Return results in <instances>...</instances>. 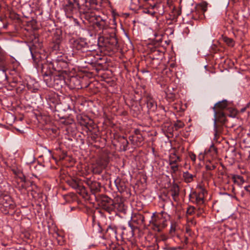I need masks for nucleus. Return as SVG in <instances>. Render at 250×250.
Returning <instances> with one entry per match:
<instances>
[{"label": "nucleus", "instance_id": "obj_1", "mask_svg": "<svg viewBox=\"0 0 250 250\" xmlns=\"http://www.w3.org/2000/svg\"><path fill=\"white\" fill-rule=\"evenodd\" d=\"M227 106V102L226 100H223L221 102L217 103L213 107L214 112V140H217L218 137L221 132L220 128L218 127L216 124V118L218 114L220 118H223L225 117L224 113L221 111V110L225 108Z\"/></svg>", "mask_w": 250, "mask_h": 250}, {"label": "nucleus", "instance_id": "obj_2", "mask_svg": "<svg viewBox=\"0 0 250 250\" xmlns=\"http://www.w3.org/2000/svg\"><path fill=\"white\" fill-rule=\"evenodd\" d=\"M96 199L100 202L101 207L108 213H111L114 210V201L108 196L102 195Z\"/></svg>", "mask_w": 250, "mask_h": 250}, {"label": "nucleus", "instance_id": "obj_3", "mask_svg": "<svg viewBox=\"0 0 250 250\" xmlns=\"http://www.w3.org/2000/svg\"><path fill=\"white\" fill-rule=\"evenodd\" d=\"M162 213L156 215L155 212L153 213L150 221V223L157 228L159 230L167 226L166 220L163 218Z\"/></svg>", "mask_w": 250, "mask_h": 250}, {"label": "nucleus", "instance_id": "obj_4", "mask_svg": "<svg viewBox=\"0 0 250 250\" xmlns=\"http://www.w3.org/2000/svg\"><path fill=\"white\" fill-rule=\"evenodd\" d=\"M73 0L80 9H81L83 10L84 13L92 14L93 13L94 10H97L96 7L94 6V5H93V4H92V3L89 0L88 1L87 0H85L84 2L83 3L81 6L78 1L76 0Z\"/></svg>", "mask_w": 250, "mask_h": 250}, {"label": "nucleus", "instance_id": "obj_5", "mask_svg": "<svg viewBox=\"0 0 250 250\" xmlns=\"http://www.w3.org/2000/svg\"><path fill=\"white\" fill-rule=\"evenodd\" d=\"M64 10L65 15L68 18L72 17V15L77 12V9L74 6V3L70 0L67 1L64 6Z\"/></svg>", "mask_w": 250, "mask_h": 250}, {"label": "nucleus", "instance_id": "obj_6", "mask_svg": "<svg viewBox=\"0 0 250 250\" xmlns=\"http://www.w3.org/2000/svg\"><path fill=\"white\" fill-rule=\"evenodd\" d=\"M85 183L90 188L92 194L95 195V198L97 199L98 197L95 195V194L100 190L101 186L100 183L92 181L90 179H86Z\"/></svg>", "mask_w": 250, "mask_h": 250}, {"label": "nucleus", "instance_id": "obj_7", "mask_svg": "<svg viewBox=\"0 0 250 250\" xmlns=\"http://www.w3.org/2000/svg\"><path fill=\"white\" fill-rule=\"evenodd\" d=\"M64 80L62 76H56L53 77V82L52 87H54L56 89H59L64 84Z\"/></svg>", "mask_w": 250, "mask_h": 250}, {"label": "nucleus", "instance_id": "obj_8", "mask_svg": "<svg viewBox=\"0 0 250 250\" xmlns=\"http://www.w3.org/2000/svg\"><path fill=\"white\" fill-rule=\"evenodd\" d=\"M106 167L105 162L102 160H99L97 162L96 165L93 167V171L94 173L100 174L102 173V170Z\"/></svg>", "mask_w": 250, "mask_h": 250}, {"label": "nucleus", "instance_id": "obj_9", "mask_svg": "<svg viewBox=\"0 0 250 250\" xmlns=\"http://www.w3.org/2000/svg\"><path fill=\"white\" fill-rule=\"evenodd\" d=\"M179 191V187L177 184H174L172 186L170 192L173 200L175 202H177L178 200Z\"/></svg>", "mask_w": 250, "mask_h": 250}, {"label": "nucleus", "instance_id": "obj_10", "mask_svg": "<svg viewBox=\"0 0 250 250\" xmlns=\"http://www.w3.org/2000/svg\"><path fill=\"white\" fill-rule=\"evenodd\" d=\"M109 44L113 46H116L118 44V41L116 37L115 34L111 32L104 37Z\"/></svg>", "mask_w": 250, "mask_h": 250}, {"label": "nucleus", "instance_id": "obj_11", "mask_svg": "<svg viewBox=\"0 0 250 250\" xmlns=\"http://www.w3.org/2000/svg\"><path fill=\"white\" fill-rule=\"evenodd\" d=\"M146 103L147 108L152 111H155L157 108V104L151 96L148 95L146 97Z\"/></svg>", "mask_w": 250, "mask_h": 250}, {"label": "nucleus", "instance_id": "obj_12", "mask_svg": "<svg viewBox=\"0 0 250 250\" xmlns=\"http://www.w3.org/2000/svg\"><path fill=\"white\" fill-rule=\"evenodd\" d=\"M5 64V58L3 56H0V73L5 80H7V76L6 73Z\"/></svg>", "mask_w": 250, "mask_h": 250}, {"label": "nucleus", "instance_id": "obj_13", "mask_svg": "<svg viewBox=\"0 0 250 250\" xmlns=\"http://www.w3.org/2000/svg\"><path fill=\"white\" fill-rule=\"evenodd\" d=\"M113 206L114 207V210L113 211H115V210H117L118 211L124 212L126 210V207L122 202L116 203L114 201Z\"/></svg>", "mask_w": 250, "mask_h": 250}, {"label": "nucleus", "instance_id": "obj_14", "mask_svg": "<svg viewBox=\"0 0 250 250\" xmlns=\"http://www.w3.org/2000/svg\"><path fill=\"white\" fill-rule=\"evenodd\" d=\"M195 202L198 205L203 204L204 202V193L200 192L199 193H195L194 194Z\"/></svg>", "mask_w": 250, "mask_h": 250}, {"label": "nucleus", "instance_id": "obj_15", "mask_svg": "<svg viewBox=\"0 0 250 250\" xmlns=\"http://www.w3.org/2000/svg\"><path fill=\"white\" fill-rule=\"evenodd\" d=\"M199 6L201 9L202 15L199 16L198 18L193 15V18L195 20H197L198 18L202 19L204 17V13L207 10L208 3L206 2H201Z\"/></svg>", "mask_w": 250, "mask_h": 250}, {"label": "nucleus", "instance_id": "obj_16", "mask_svg": "<svg viewBox=\"0 0 250 250\" xmlns=\"http://www.w3.org/2000/svg\"><path fill=\"white\" fill-rule=\"evenodd\" d=\"M181 161L180 157L179 156L176 155L175 153H172L169 156V164H177L178 162Z\"/></svg>", "mask_w": 250, "mask_h": 250}, {"label": "nucleus", "instance_id": "obj_17", "mask_svg": "<svg viewBox=\"0 0 250 250\" xmlns=\"http://www.w3.org/2000/svg\"><path fill=\"white\" fill-rule=\"evenodd\" d=\"M53 76L52 73L51 74L49 75H45L44 78H43L44 82L46 83V84L49 87H52L53 85Z\"/></svg>", "mask_w": 250, "mask_h": 250}, {"label": "nucleus", "instance_id": "obj_18", "mask_svg": "<svg viewBox=\"0 0 250 250\" xmlns=\"http://www.w3.org/2000/svg\"><path fill=\"white\" fill-rule=\"evenodd\" d=\"M232 179L234 183L237 184L238 185H242L245 182L243 177L240 175H234L232 177Z\"/></svg>", "mask_w": 250, "mask_h": 250}, {"label": "nucleus", "instance_id": "obj_19", "mask_svg": "<svg viewBox=\"0 0 250 250\" xmlns=\"http://www.w3.org/2000/svg\"><path fill=\"white\" fill-rule=\"evenodd\" d=\"M183 178L186 183H190L193 180V175L187 171L183 173Z\"/></svg>", "mask_w": 250, "mask_h": 250}, {"label": "nucleus", "instance_id": "obj_20", "mask_svg": "<svg viewBox=\"0 0 250 250\" xmlns=\"http://www.w3.org/2000/svg\"><path fill=\"white\" fill-rule=\"evenodd\" d=\"M105 21V19H101V21L96 22V24L100 29H106L107 25Z\"/></svg>", "mask_w": 250, "mask_h": 250}, {"label": "nucleus", "instance_id": "obj_21", "mask_svg": "<svg viewBox=\"0 0 250 250\" xmlns=\"http://www.w3.org/2000/svg\"><path fill=\"white\" fill-rule=\"evenodd\" d=\"M68 184L74 189L80 188L81 186L77 181L74 179L68 180L67 182Z\"/></svg>", "mask_w": 250, "mask_h": 250}, {"label": "nucleus", "instance_id": "obj_22", "mask_svg": "<svg viewBox=\"0 0 250 250\" xmlns=\"http://www.w3.org/2000/svg\"><path fill=\"white\" fill-rule=\"evenodd\" d=\"M224 41L229 45L230 46H233L234 44V42L233 40L232 39L228 38V37H224Z\"/></svg>", "mask_w": 250, "mask_h": 250}, {"label": "nucleus", "instance_id": "obj_23", "mask_svg": "<svg viewBox=\"0 0 250 250\" xmlns=\"http://www.w3.org/2000/svg\"><path fill=\"white\" fill-rule=\"evenodd\" d=\"M37 83L35 82L31 81L30 82H28L27 83V86L29 89H34L36 86Z\"/></svg>", "mask_w": 250, "mask_h": 250}, {"label": "nucleus", "instance_id": "obj_24", "mask_svg": "<svg viewBox=\"0 0 250 250\" xmlns=\"http://www.w3.org/2000/svg\"><path fill=\"white\" fill-rule=\"evenodd\" d=\"M208 151L211 152L212 155L213 156L214 155H216L217 153V148L214 146L213 144H212L208 150Z\"/></svg>", "mask_w": 250, "mask_h": 250}, {"label": "nucleus", "instance_id": "obj_25", "mask_svg": "<svg viewBox=\"0 0 250 250\" xmlns=\"http://www.w3.org/2000/svg\"><path fill=\"white\" fill-rule=\"evenodd\" d=\"M195 208L193 206H189L187 210V214L188 215H192L195 212Z\"/></svg>", "mask_w": 250, "mask_h": 250}, {"label": "nucleus", "instance_id": "obj_26", "mask_svg": "<svg viewBox=\"0 0 250 250\" xmlns=\"http://www.w3.org/2000/svg\"><path fill=\"white\" fill-rule=\"evenodd\" d=\"M52 72L49 70H45V66H43L42 69V74L43 78L45 76V75H49L50 74H51Z\"/></svg>", "mask_w": 250, "mask_h": 250}, {"label": "nucleus", "instance_id": "obj_27", "mask_svg": "<svg viewBox=\"0 0 250 250\" xmlns=\"http://www.w3.org/2000/svg\"><path fill=\"white\" fill-rule=\"evenodd\" d=\"M170 168L172 173H175L178 170V165L177 164L170 165Z\"/></svg>", "mask_w": 250, "mask_h": 250}, {"label": "nucleus", "instance_id": "obj_28", "mask_svg": "<svg viewBox=\"0 0 250 250\" xmlns=\"http://www.w3.org/2000/svg\"><path fill=\"white\" fill-rule=\"evenodd\" d=\"M184 126V124L180 121H178L175 124V127L176 129H179L183 127Z\"/></svg>", "mask_w": 250, "mask_h": 250}, {"label": "nucleus", "instance_id": "obj_29", "mask_svg": "<svg viewBox=\"0 0 250 250\" xmlns=\"http://www.w3.org/2000/svg\"><path fill=\"white\" fill-rule=\"evenodd\" d=\"M89 1L95 7L101 2V0H89Z\"/></svg>", "mask_w": 250, "mask_h": 250}, {"label": "nucleus", "instance_id": "obj_30", "mask_svg": "<svg viewBox=\"0 0 250 250\" xmlns=\"http://www.w3.org/2000/svg\"><path fill=\"white\" fill-rule=\"evenodd\" d=\"M206 167L207 170H211L215 168L216 166L212 164H207Z\"/></svg>", "mask_w": 250, "mask_h": 250}, {"label": "nucleus", "instance_id": "obj_31", "mask_svg": "<svg viewBox=\"0 0 250 250\" xmlns=\"http://www.w3.org/2000/svg\"><path fill=\"white\" fill-rule=\"evenodd\" d=\"M111 230L112 232H114L115 234L117 233V229L115 227L112 226H109L107 228V231Z\"/></svg>", "mask_w": 250, "mask_h": 250}, {"label": "nucleus", "instance_id": "obj_32", "mask_svg": "<svg viewBox=\"0 0 250 250\" xmlns=\"http://www.w3.org/2000/svg\"><path fill=\"white\" fill-rule=\"evenodd\" d=\"M190 159L193 162H195L196 161V155L194 153H191L189 155Z\"/></svg>", "mask_w": 250, "mask_h": 250}, {"label": "nucleus", "instance_id": "obj_33", "mask_svg": "<svg viewBox=\"0 0 250 250\" xmlns=\"http://www.w3.org/2000/svg\"><path fill=\"white\" fill-rule=\"evenodd\" d=\"M204 155L202 153H200L198 155L199 160L201 161L204 160Z\"/></svg>", "mask_w": 250, "mask_h": 250}, {"label": "nucleus", "instance_id": "obj_34", "mask_svg": "<svg viewBox=\"0 0 250 250\" xmlns=\"http://www.w3.org/2000/svg\"><path fill=\"white\" fill-rule=\"evenodd\" d=\"M125 144L124 145V150L125 151L126 150V147L128 146V142L127 140H125Z\"/></svg>", "mask_w": 250, "mask_h": 250}, {"label": "nucleus", "instance_id": "obj_35", "mask_svg": "<svg viewBox=\"0 0 250 250\" xmlns=\"http://www.w3.org/2000/svg\"><path fill=\"white\" fill-rule=\"evenodd\" d=\"M245 189L250 194V186H246Z\"/></svg>", "mask_w": 250, "mask_h": 250}, {"label": "nucleus", "instance_id": "obj_36", "mask_svg": "<svg viewBox=\"0 0 250 250\" xmlns=\"http://www.w3.org/2000/svg\"><path fill=\"white\" fill-rule=\"evenodd\" d=\"M101 19H103L101 16H96V21H101Z\"/></svg>", "mask_w": 250, "mask_h": 250}, {"label": "nucleus", "instance_id": "obj_37", "mask_svg": "<svg viewBox=\"0 0 250 250\" xmlns=\"http://www.w3.org/2000/svg\"><path fill=\"white\" fill-rule=\"evenodd\" d=\"M232 114H233V115H230L229 116L233 117H234V116H235V115L236 114V112H235V110H233Z\"/></svg>", "mask_w": 250, "mask_h": 250}, {"label": "nucleus", "instance_id": "obj_38", "mask_svg": "<svg viewBox=\"0 0 250 250\" xmlns=\"http://www.w3.org/2000/svg\"><path fill=\"white\" fill-rule=\"evenodd\" d=\"M128 225L131 228L132 230L133 231V226L131 224V223L130 222H128Z\"/></svg>", "mask_w": 250, "mask_h": 250}, {"label": "nucleus", "instance_id": "obj_39", "mask_svg": "<svg viewBox=\"0 0 250 250\" xmlns=\"http://www.w3.org/2000/svg\"><path fill=\"white\" fill-rule=\"evenodd\" d=\"M7 25H3V28H7Z\"/></svg>", "mask_w": 250, "mask_h": 250}, {"label": "nucleus", "instance_id": "obj_40", "mask_svg": "<svg viewBox=\"0 0 250 250\" xmlns=\"http://www.w3.org/2000/svg\"><path fill=\"white\" fill-rule=\"evenodd\" d=\"M73 79H76V78H74L72 79L71 81H72Z\"/></svg>", "mask_w": 250, "mask_h": 250}]
</instances>
